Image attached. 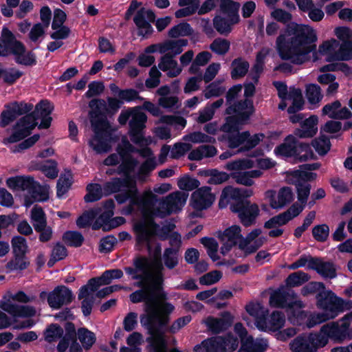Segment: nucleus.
Here are the masks:
<instances>
[{"label":"nucleus","mask_w":352,"mask_h":352,"mask_svg":"<svg viewBox=\"0 0 352 352\" xmlns=\"http://www.w3.org/2000/svg\"><path fill=\"white\" fill-rule=\"evenodd\" d=\"M318 36L316 30L305 24L290 23L284 32H281L276 40V47L280 58L289 60L292 64L301 65L311 59H318V53L324 55L336 50L339 42L331 38L324 41L317 50Z\"/></svg>","instance_id":"f257e3e1"},{"label":"nucleus","mask_w":352,"mask_h":352,"mask_svg":"<svg viewBox=\"0 0 352 352\" xmlns=\"http://www.w3.org/2000/svg\"><path fill=\"white\" fill-rule=\"evenodd\" d=\"M147 305V314H141L140 320L148 335L146 341L150 346V352H168L166 333L175 307L167 301L158 302L154 307Z\"/></svg>","instance_id":"f03ea898"},{"label":"nucleus","mask_w":352,"mask_h":352,"mask_svg":"<svg viewBox=\"0 0 352 352\" xmlns=\"http://www.w3.org/2000/svg\"><path fill=\"white\" fill-rule=\"evenodd\" d=\"M255 111L254 106L249 100L239 102L236 105L225 110V113L229 116L225 118L226 122L221 126V131L228 133L223 137L229 148L234 149L244 145V142L249 137V131L240 132V130L243 126L249 123Z\"/></svg>","instance_id":"7ed1b4c3"},{"label":"nucleus","mask_w":352,"mask_h":352,"mask_svg":"<svg viewBox=\"0 0 352 352\" xmlns=\"http://www.w3.org/2000/svg\"><path fill=\"white\" fill-rule=\"evenodd\" d=\"M133 265L134 267H125L124 270L126 274L131 276L132 280H140L136 283V286L144 288L145 282L147 280H151V283L147 287L151 294L155 296L157 300H166L167 294L163 288L164 281V267L161 261L156 263L155 271L153 274L149 272V259L144 256H137L133 260Z\"/></svg>","instance_id":"20e7f679"},{"label":"nucleus","mask_w":352,"mask_h":352,"mask_svg":"<svg viewBox=\"0 0 352 352\" xmlns=\"http://www.w3.org/2000/svg\"><path fill=\"white\" fill-rule=\"evenodd\" d=\"M252 195L253 191L251 189L228 186L222 190L219 206L223 208V199L233 200L230 206V210L238 214L240 222L244 227L251 226L256 223V219L260 214L258 204H252L248 199Z\"/></svg>","instance_id":"39448f33"},{"label":"nucleus","mask_w":352,"mask_h":352,"mask_svg":"<svg viewBox=\"0 0 352 352\" xmlns=\"http://www.w3.org/2000/svg\"><path fill=\"white\" fill-rule=\"evenodd\" d=\"M53 109L54 107L49 100H41L36 104L34 111L25 115L16 122L12 126L13 132L5 141L12 144L25 139L31 134L32 131L37 125L36 120L41 116H50Z\"/></svg>","instance_id":"423d86ee"},{"label":"nucleus","mask_w":352,"mask_h":352,"mask_svg":"<svg viewBox=\"0 0 352 352\" xmlns=\"http://www.w3.org/2000/svg\"><path fill=\"white\" fill-rule=\"evenodd\" d=\"M174 225L168 226H163L160 228V233L157 234L160 239L162 241L169 238V245L170 247L168 248H175L179 251L182 246V237L181 234L177 232H173L172 234L168 233L172 230ZM133 230L136 234V243L138 245L146 244L148 250L151 248L152 237L157 234V233L151 231L148 229L147 225L144 221H140L134 224Z\"/></svg>","instance_id":"0eeeda50"},{"label":"nucleus","mask_w":352,"mask_h":352,"mask_svg":"<svg viewBox=\"0 0 352 352\" xmlns=\"http://www.w3.org/2000/svg\"><path fill=\"white\" fill-rule=\"evenodd\" d=\"M240 3L232 0H221L220 10L226 17L216 15L213 19V27L221 35L228 36L232 27L240 21L239 10Z\"/></svg>","instance_id":"6e6552de"},{"label":"nucleus","mask_w":352,"mask_h":352,"mask_svg":"<svg viewBox=\"0 0 352 352\" xmlns=\"http://www.w3.org/2000/svg\"><path fill=\"white\" fill-rule=\"evenodd\" d=\"M7 186L12 190H27L29 194H39V200H48L47 189L30 175H17L6 179Z\"/></svg>","instance_id":"1a4fd4ad"},{"label":"nucleus","mask_w":352,"mask_h":352,"mask_svg":"<svg viewBox=\"0 0 352 352\" xmlns=\"http://www.w3.org/2000/svg\"><path fill=\"white\" fill-rule=\"evenodd\" d=\"M206 352H232L239 346V339L229 332L225 336H216L202 341Z\"/></svg>","instance_id":"9d476101"},{"label":"nucleus","mask_w":352,"mask_h":352,"mask_svg":"<svg viewBox=\"0 0 352 352\" xmlns=\"http://www.w3.org/2000/svg\"><path fill=\"white\" fill-rule=\"evenodd\" d=\"M133 110L131 120L129 122V134L134 144H140L144 140V131L146 128L147 116L142 111V107L136 106L131 107Z\"/></svg>","instance_id":"9b49d317"},{"label":"nucleus","mask_w":352,"mask_h":352,"mask_svg":"<svg viewBox=\"0 0 352 352\" xmlns=\"http://www.w3.org/2000/svg\"><path fill=\"white\" fill-rule=\"evenodd\" d=\"M331 322L322 326L320 331L330 336L336 343H342L346 340H352V327L345 321Z\"/></svg>","instance_id":"f8f14e48"},{"label":"nucleus","mask_w":352,"mask_h":352,"mask_svg":"<svg viewBox=\"0 0 352 352\" xmlns=\"http://www.w3.org/2000/svg\"><path fill=\"white\" fill-rule=\"evenodd\" d=\"M23 43L17 40L8 28H3L0 38V56L18 54L23 50Z\"/></svg>","instance_id":"ddd939ff"},{"label":"nucleus","mask_w":352,"mask_h":352,"mask_svg":"<svg viewBox=\"0 0 352 352\" xmlns=\"http://www.w3.org/2000/svg\"><path fill=\"white\" fill-rule=\"evenodd\" d=\"M210 186H203L194 191L190 197V205L197 211L209 208L215 200Z\"/></svg>","instance_id":"4468645a"},{"label":"nucleus","mask_w":352,"mask_h":352,"mask_svg":"<svg viewBox=\"0 0 352 352\" xmlns=\"http://www.w3.org/2000/svg\"><path fill=\"white\" fill-rule=\"evenodd\" d=\"M74 295L70 289L65 285H58L48 294L47 303L54 309H58L63 305L70 304Z\"/></svg>","instance_id":"2eb2a0df"},{"label":"nucleus","mask_w":352,"mask_h":352,"mask_svg":"<svg viewBox=\"0 0 352 352\" xmlns=\"http://www.w3.org/2000/svg\"><path fill=\"white\" fill-rule=\"evenodd\" d=\"M123 102L116 98L108 97L107 104L103 99L94 98L89 102V107L97 116H104L105 113L113 115L120 109Z\"/></svg>","instance_id":"dca6fc26"},{"label":"nucleus","mask_w":352,"mask_h":352,"mask_svg":"<svg viewBox=\"0 0 352 352\" xmlns=\"http://www.w3.org/2000/svg\"><path fill=\"white\" fill-rule=\"evenodd\" d=\"M203 322L208 331L212 334L217 335L226 331L232 325L233 316L229 311H223L220 318L210 316L207 317Z\"/></svg>","instance_id":"f3484780"},{"label":"nucleus","mask_w":352,"mask_h":352,"mask_svg":"<svg viewBox=\"0 0 352 352\" xmlns=\"http://www.w3.org/2000/svg\"><path fill=\"white\" fill-rule=\"evenodd\" d=\"M308 269L315 270L325 278H334L337 276L336 268L332 262L323 261L320 258L309 256Z\"/></svg>","instance_id":"a211bd4d"},{"label":"nucleus","mask_w":352,"mask_h":352,"mask_svg":"<svg viewBox=\"0 0 352 352\" xmlns=\"http://www.w3.org/2000/svg\"><path fill=\"white\" fill-rule=\"evenodd\" d=\"M245 310L250 316L256 318V324L258 329H267L268 309H265L260 303L250 302L246 305Z\"/></svg>","instance_id":"6ab92c4d"},{"label":"nucleus","mask_w":352,"mask_h":352,"mask_svg":"<svg viewBox=\"0 0 352 352\" xmlns=\"http://www.w3.org/2000/svg\"><path fill=\"white\" fill-rule=\"evenodd\" d=\"M158 202V206L151 208L148 212V225L155 231L160 230V226L155 221L154 219L155 217L164 219L173 212L166 198L159 200Z\"/></svg>","instance_id":"aec40b11"},{"label":"nucleus","mask_w":352,"mask_h":352,"mask_svg":"<svg viewBox=\"0 0 352 352\" xmlns=\"http://www.w3.org/2000/svg\"><path fill=\"white\" fill-rule=\"evenodd\" d=\"M318 118L317 116L312 115L309 116L300 123V128L295 129L294 135L300 138L314 137L318 131Z\"/></svg>","instance_id":"412c9836"},{"label":"nucleus","mask_w":352,"mask_h":352,"mask_svg":"<svg viewBox=\"0 0 352 352\" xmlns=\"http://www.w3.org/2000/svg\"><path fill=\"white\" fill-rule=\"evenodd\" d=\"M118 153L122 161L118 167V174H123L124 177H129L131 179H135V177L131 175V173L138 166V161L130 153H126L124 151H120Z\"/></svg>","instance_id":"4be33fe9"},{"label":"nucleus","mask_w":352,"mask_h":352,"mask_svg":"<svg viewBox=\"0 0 352 352\" xmlns=\"http://www.w3.org/2000/svg\"><path fill=\"white\" fill-rule=\"evenodd\" d=\"M292 352H318L313 345V338L309 335L300 334L296 336L289 344Z\"/></svg>","instance_id":"5701e85b"},{"label":"nucleus","mask_w":352,"mask_h":352,"mask_svg":"<svg viewBox=\"0 0 352 352\" xmlns=\"http://www.w3.org/2000/svg\"><path fill=\"white\" fill-rule=\"evenodd\" d=\"M158 67L163 72H167L170 78L177 77L182 72V68L178 67L177 62L170 53H166L161 57Z\"/></svg>","instance_id":"b1692460"},{"label":"nucleus","mask_w":352,"mask_h":352,"mask_svg":"<svg viewBox=\"0 0 352 352\" xmlns=\"http://www.w3.org/2000/svg\"><path fill=\"white\" fill-rule=\"evenodd\" d=\"M64 329L65 334L63 333L56 346L58 352H65L69 346L70 341L76 340L78 337V330L76 331L75 324L72 322H66Z\"/></svg>","instance_id":"393cba45"},{"label":"nucleus","mask_w":352,"mask_h":352,"mask_svg":"<svg viewBox=\"0 0 352 352\" xmlns=\"http://www.w3.org/2000/svg\"><path fill=\"white\" fill-rule=\"evenodd\" d=\"M130 300L133 303H139L144 302V311L147 314V305H151V307L158 305V301L155 296L151 294L148 288L138 289L129 296Z\"/></svg>","instance_id":"a878e982"},{"label":"nucleus","mask_w":352,"mask_h":352,"mask_svg":"<svg viewBox=\"0 0 352 352\" xmlns=\"http://www.w3.org/2000/svg\"><path fill=\"white\" fill-rule=\"evenodd\" d=\"M133 183H136L135 179H131L129 177L124 178L115 177L104 184L103 190L106 195H111L120 192L122 188H126Z\"/></svg>","instance_id":"bb28decb"},{"label":"nucleus","mask_w":352,"mask_h":352,"mask_svg":"<svg viewBox=\"0 0 352 352\" xmlns=\"http://www.w3.org/2000/svg\"><path fill=\"white\" fill-rule=\"evenodd\" d=\"M197 174L201 177H209L207 183L213 185L221 184L231 177L230 173L219 171L217 168L199 169Z\"/></svg>","instance_id":"cd10ccee"},{"label":"nucleus","mask_w":352,"mask_h":352,"mask_svg":"<svg viewBox=\"0 0 352 352\" xmlns=\"http://www.w3.org/2000/svg\"><path fill=\"white\" fill-rule=\"evenodd\" d=\"M296 138L292 135H289L285 138L283 143L275 148L274 153L277 155L286 157H294L296 153Z\"/></svg>","instance_id":"c85d7f7f"},{"label":"nucleus","mask_w":352,"mask_h":352,"mask_svg":"<svg viewBox=\"0 0 352 352\" xmlns=\"http://www.w3.org/2000/svg\"><path fill=\"white\" fill-rule=\"evenodd\" d=\"M133 21L138 28V34L142 37L147 38L150 36L153 29L152 25L145 19V8H140L135 15Z\"/></svg>","instance_id":"c756f323"},{"label":"nucleus","mask_w":352,"mask_h":352,"mask_svg":"<svg viewBox=\"0 0 352 352\" xmlns=\"http://www.w3.org/2000/svg\"><path fill=\"white\" fill-rule=\"evenodd\" d=\"M289 293L286 289H278L271 294L270 305L272 307L286 308L292 307L293 302H288Z\"/></svg>","instance_id":"7c9ffc66"},{"label":"nucleus","mask_w":352,"mask_h":352,"mask_svg":"<svg viewBox=\"0 0 352 352\" xmlns=\"http://www.w3.org/2000/svg\"><path fill=\"white\" fill-rule=\"evenodd\" d=\"M294 199L292 189L289 186L282 187L278 192V201L272 199L270 206L272 208H281Z\"/></svg>","instance_id":"2f4dec72"},{"label":"nucleus","mask_w":352,"mask_h":352,"mask_svg":"<svg viewBox=\"0 0 352 352\" xmlns=\"http://www.w3.org/2000/svg\"><path fill=\"white\" fill-rule=\"evenodd\" d=\"M231 66L232 67L231 77L234 80L245 76L250 67L249 63L241 57L234 59Z\"/></svg>","instance_id":"473e14b6"},{"label":"nucleus","mask_w":352,"mask_h":352,"mask_svg":"<svg viewBox=\"0 0 352 352\" xmlns=\"http://www.w3.org/2000/svg\"><path fill=\"white\" fill-rule=\"evenodd\" d=\"M18 54H14V60L19 65L26 67H32L37 64L36 54L32 51H26L23 44V50Z\"/></svg>","instance_id":"72a5a7b5"},{"label":"nucleus","mask_w":352,"mask_h":352,"mask_svg":"<svg viewBox=\"0 0 352 352\" xmlns=\"http://www.w3.org/2000/svg\"><path fill=\"white\" fill-rule=\"evenodd\" d=\"M78 339L86 351L89 350L96 342V334L86 327L78 329Z\"/></svg>","instance_id":"f704fd0d"},{"label":"nucleus","mask_w":352,"mask_h":352,"mask_svg":"<svg viewBox=\"0 0 352 352\" xmlns=\"http://www.w3.org/2000/svg\"><path fill=\"white\" fill-rule=\"evenodd\" d=\"M138 190L136 183L132 184L126 189L121 190L115 195V199L119 204H124L127 200L130 199L133 204H135V199L138 197Z\"/></svg>","instance_id":"c9c22d12"},{"label":"nucleus","mask_w":352,"mask_h":352,"mask_svg":"<svg viewBox=\"0 0 352 352\" xmlns=\"http://www.w3.org/2000/svg\"><path fill=\"white\" fill-rule=\"evenodd\" d=\"M296 153L294 158L299 162H306L309 160L315 159V155L309 144L302 142L297 140Z\"/></svg>","instance_id":"e433bc0d"},{"label":"nucleus","mask_w":352,"mask_h":352,"mask_svg":"<svg viewBox=\"0 0 352 352\" xmlns=\"http://www.w3.org/2000/svg\"><path fill=\"white\" fill-rule=\"evenodd\" d=\"M342 298L336 295L328 302L327 307L322 309L324 311L323 314L328 317V320L333 319L342 313Z\"/></svg>","instance_id":"4c0bfd02"},{"label":"nucleus","mask_w":352,"mask_h":352,"mask_svg":"<svg viewBox=\"0 0 352 352\" xmlns=\"http://www.w3.org/2000/svg\"><path fill=\"white\" fill-rule=\"evenodd\" d=\"M266 344L261 342H255L250 336L245 341H242L237 352H265Z\"/></svg>","instance_id":"58836bf2"},{"label":"nucleus","mask_w":352,"mask_h":352,"mask_svg":"<svg viewBox=\"0 0 352 352\" xmlns=\"http://www.w3.org/2000/svg\"><path fill=\"white\" fill-rule=\"evenodd\" d=\"M241 90L242 85L241 84L233 85L228 89L226 94V104L228 105L226 110H227L230 107L236 105L237 103H239V102L244 100H249L250 102L252 104V106H254L253 100L250 98H245L243 100L235 101V100L238 98L239 93L241 91Z\"/></svg>","instance_id":"ea45409f"},{"label":"nucleus","mask_w":352,"mask_h":352,"mask_svg":"<svg viewBox=\"0 0 352 352\" xmlns=\"http://www.w3.org/2000/svg\"><path fill=\"white\" fill-rule=\"evenodd\" d=\"M62 239L67 246L74 248L80 247L85 241L83 235L80 232L73 230L64 232Z\"/></svg>","instance_id":"a19ab883"},{"label":"nucleus","mask_w":352,"mask_h":352,"mask_svg":"<svg viewBox=\"0 0 352 352\" xmlns=\"http://www.w3.org/2000/svg\"><path fill=\"white\" fill-rule=\"evenodd\" d=\"M64 330L58 324L52 323L47 326L43 332L45 340L48 343L60 340L63 336Z\"/></svg>","instance_id":"79ce46f5"},{"label":"nucleus","mask_w":352,"mask_h":352,"mask_svg":"<svg viewBox=\"0 0 352 352\" xmlns=\"http://www.w3.org/2000/svg\"><path fill=\"white\" fill-rule=\"evenodd\" d=\"M194 30L188 23L182 22L171 28L168 35L170 38H177L179 36H191Z\"/></svg>","instance_id":"37998d69"},{"label":"nucleus","mask_w":352,"mask_h":352,"mask_svg":"<svg viewBox=\"0 0 352 352\" xmlns=\"http://www.w3.org/2000/svg\"><path fill=\"white\" fill-rule=\"evenodd\" d=\"M200 242L207 249V254L212 261L220 258L217 254L219 244L214 238L204 236L200 239Z\"/></svg>","instance_id":"c03bdc74"},{"label":"nucleus","mask_w":352,"mask_h":352,"mask_svg":"<svg viewBox=\"0 0 352 352\" xmlns=\"http://www.w3.org/2000/svg\"><path fill=\"white\" fill-rule=\"evenodd\" d=\"M308 274L298 271L290 274L285 279V284L288 287H295L300 286L307 282L309 279Z\"/></svg>","instance_id":"a18cd8bd"},{"label":"nucleus","mask_w":352,"mask_h":352,"mask_svg":"<svg viewBox=\"0 0 352 352\" xmlns=\"http://www.w3.org/2000/svg\"><path fill=\"white\" fill-rule=\"evenodd\" d=\"M179 251L175 248H165L163 253L164 265L169 270L175 268L179 264Z\"/></svg>","instance_id":"49530a36"},{"label":"nucleus","mask_w":352,"mask_h":352,"mask_svg":"<svg viewBox=\"0 0 352 352\" xmlns=\"http://www.w3.org/2000/svg\"><path fill=\"white\" fill-rule=\"evenodd\" d=\"M23 75V73L15 67L8 69L0 67V77H2L3 82L9 85L14 84Z\"/></svg>","instance_id":"de8ad7c7"},{"label":"nucleus","mask_w":352,"mask_h":352,"mask_svg":"<svg viewBox=\"0 0 352 352\" xmlns=\"http://www.w3.org/2000/svg\"><path fill=\"white\" fill-rule=\"evenodd\" d=\"M312 146L320 155H326L331 149V142L329 138L322 135L311 142Z\"/></svg>","instance_id":"09e8293b"},{"label":"nucleus","mask_w":352,"mask_h":352,"mask_svg":"<svg viewBox=\"0 0 352 352\" xmlns=\"http://www.w3.org/2000/svg\"><path fill=\"white\" fill-rule=\"evenodd\" d=\"M285 322V317L283 312L279 311H273L270 316H267V328L276 331L282 328Z\"/></svg>","instance_id":"8fccbe9b"},{"label":"nucleus","mask_w":352,"mask_h":352,"mask_svg":"<svg viewBox=\"0 0 352 352\" xmlns=\"http://www.w3.org/2000/svg\"><path fill=\"white\" fill-rule=\"evenodd\" d=\"M87 193L84 197L86 203H92L102 198V188L98 184H89L87 186Z\"/></svg>","instance_id":"3c124183"},{"label":"nucleus","mask_w":352,"mask_h":352,"mask_svg":"<svg viewBox=\"0 0 352 352\" xmlns=\"http://www.w3.org/2000/svg\"><path fill=\"white\" fill-rule=\"evenodd\" d=\"M14 259L10 260L6 264V268L10 271L24 270L30 265V262L27 261V256L23 255L14 254Z\"/></svg>","instance_id":"603ef678"},{"label":"nucleus","mask_w":352,"mask_h":352,"mask_svg":"<svg viewBox=\"0 0 352 352\" xmlns=\"http://www.w3.org/2000/svg\"><path fill=\"white\" fill-rule=\"evenodd\" d=\"M5 107L6 109L0 115V126L1 128L6 127L18 117L12 103L6 104Z\"/></svg>","instance_id":"864d4df0"},{"label":"nucleus","mask_w":352,"mask_h":352,"mask_svg":"<svg viewBox=\"0 0 352 352\" xmlns=\"http://www.w3.org/2000/svg\"><path fill=\"white\" fill-rule=\"evenodd\" d=\"M139 204L147 207L148 210L144 213V215L148 219V212L151 208H155V204L159 201L156 195L151 191L146 192L142 197H137Z\"/></svg>","instance_id":"5fc2aeb1"},{"label":"nucleus","mask_w":352,"mask_h":352,"mask_svg":"<svg viewBox=\"0 0 352 352\" xmlns=\"http://www.w3.org/2000/svg\"><path fill=\"white\" fill-rule=\"evenodd\" d=\"M295 186L298 201L302 205H306L310 195L311 185L307 183L301 182L300 181H296Z\"/></svg>","instance_id":"6e6d98bb"},{"label":"nucleus","mask_w":352,"mask_h":352,"mask_svg":"<svg viewBox=\"0 0 352 352\" xmlns=\"http://www.w3.org/2000/svg\"><path fill=\"white\" fill-rule=\"evenodd\" d=\"M13 254L26 256L28 246L26 239L21 236H15L11 240Z\"/></svg>","instance_id":"4d7b16f0"},{"label":"nucleus","mask_w":352,"mask_h":352,"mask_svg":"<svg viewBox=\"0 0 352 352\" xmlns=\"http://www.w3.org/2000/svg\"><path fill=\"white\" fill-rule=\"evenodd\" d=\"M306 96L309 102L315 104L319 102L322 98L321 88L317 84H310L307 87Z\"/></svg>","instance_id":"13d9d810"},{"label":"nucleus","mask_w":352,"mask_h":352,"mask_svg":"<svg viewBox=\"0 0 352 352\" xmlns=\"http://www.w3.org/2000/svg\"><path fill=\"white\" fill-rule=\"evenodd\" d=\"M230 43L225 38H215L210 45V49L219 55L226 54L230 50Z\"/></svg>","instance_id":"bf43d9fd"},{"label":"nucleus","mask_w":352,"mask_h":352,"mask_svg":"<svg viewBox=\"0 0 352 352\" xmlns=\"http://www.w3.org/2000/svg\"><path fill=\"white\" fill-rule=\"evenodd\" d=\"M264 138L265 135L262 133H255L254 135H251L249 132V137H248L247 140L244 142V145L239 148V151L245 152L252 150L259 144Z\"/></svg>","instance_id":"052dcab7"},{"label":"nucleus","mask_w":352,"mask_h":352,"mask_svg":"<svg viewBox=\"0 0 352 352\" xmlns=\"http://www.w3.org/2000/svg\"><path fill=\"white\" fill-rule=\"evenodd\" d=\"M91 126L95 138L107 137L106 128L108 126V122L105 118H101L97 120H91Z\"/></svg>","instance_id":"680f3d73"},{"label":"nucleus","mask_w":352,"mask_h":352,"mask_svg":"<svg viewBox=\"0 0 352 352\" xmlns=\"http://www.w3.org/2000/svg\"><path fill=\"white\" fill-rule=\"evenodd\" d=\"M58 164L54 160H47L45 164H42L39 169L44 175L50 179H55L58 174L57 168Z\"/></svg>","instance_id":"e2e57ef3"},{"label":"nucleus","mask_w":352,"mask_h":352,"mask_svg":"<svg viewBox=\"0 0 352 352\" xmlns=\"http://www.w3.org/2000/svg\"><path fill=\"white\" fill-rule=\"evenodd\" d=\"M336 294L330 289L326 288L316 295V305L320 309H323L327 307L328 302L333 299Z\"/></svg>","instance_id":"0e129e2a"},{"label":"nucleus","mask_w":352,"mask_h":352,"mask_svg":"<svg viewBox=\"0 0 352 352\" xmlns=\"http://www.w3.org/2000/svg\"><path fill=\"white\" fill-rule=\"evenodd\" d=\"M200 182L195 178H192L188 175L181 177L177 182V186L182 190L190 191L199 188Z\"/></svg>","instance_id":"69168bd1"},{"label":"nucleus","mask_w":352,"mask_h":352,"mask_svg":"<svg viewBox=\"0 0 352 352\" xmlns=\"http://www.w3.org/2000/svg\"><path fill=\"white\" fill-rule=\"evenodd\" d=\"M156 167V163L154 158L146 159L140 166L137 177L139 179L142 180Z\"/></svg>","instance_id":"338daca9"},{"label":"nucleus","mask_w":352,"mask_h":352,"mask_svg":"<svg viewBox=\"0 0 352 352\" xmlns=\"http://www.w3.org/2000/svg\"><path fill=\"white\" fill-rule=\"evenodd\" d=\"M338 47L341 61L352 60V41L342 42Z\"/></svg>","instance_id":"774afa93"}]
</instances>
